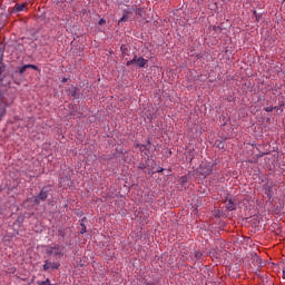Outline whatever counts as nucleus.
Masks as SVG:
<instances>
[{
	"label": "nucleus",
	"instance_id": "obj_1",
	"mask_svg": "<svg viewBox=\"0 0 285 285\" xmlns=\"http://www.w3.org/2000/svg\"><path fill=\"white\" fill-rule=\"evenodd\" d=\"M28 65H24L22 67H18L12 73L11 78L13 79L14 83H20L23 81V78L26 75H28Z\"/></svg>",
	"mask_w": 285,
	"mask_h": 285
},
{
	"label": "nucleus",
	"instance_id": "obj_2",
	"mask_svg": "<svg viewBox=\"0 0 285 285\" xmlns=\"http://www.w3.org/2000/svg\"><path fill=\"white\" fill-rule=\"evenodd\" d=\"M50 190H52L50 186L42 187L40 193L37 196H35L33 204L36 206H39L41 202H46V199H48V195L50 194Z\"/></svg>",
	"mask_w": 285,
	"mask_h": 285
},
{
	"label": "nucleus",
	"instance_id": "obj_3",
	"mask_svg": "<svg viewBox=\"0 0 285 285\" xmlns=\"http://www.w3.org/2000/svg\"><path fill=\"white\" fill-rule=\"evenodd\" d=\"M46 254L48 255V257L56 255L57 257H62L63 256V246L57 244L53 247L49 246L46 249Z\"/></svg>",
	"mask_w": 285,
	"mask_h": 285
},
{
	"label": "nucleus",
	"instance_id": "obj_4",
	"mask_svg": "<svg viewBox=\"0 0 285 285\" xmlns=\"http://www.w3.org/2000/svg\"><path fill=\"white\" fill-rule=\"evenodd\" d=\"M213 166H215V164L214 165H210L207 163L200 164V166L198 168V174L203 175L204 177H208V175H210L213 173Z\"/></svg>",
	"mask_w": 285,
	"mask_h": 285
},
{
	"label": "nucleus",
	"instance_id": "obj_5",
	"mask_svg": "<svg viewBox=\"0 0 285 285\" xmlns=\"http://www.w3.org/2000/svg\"><path fill=\"white\" fill-rule=\"evenodd\" d=\"M28 10V3H17L13 9L12 12H23Z\"/></svg>",
	"mask_w": 285,
	"mask_h": 285
},
{
	"label": "nucleus",
	"instance_id": "obj_6",
	"mask_svg": "<svg viewBox=\"0 0 285 285\" xmlns=\"http://www.w3.org/2000/svg\"><path fill=\"white\" fill-rule=\"evenodd\" d=\"M138 68H146V66H148V59L144 58V57H139L137 59V65Z\"/></svg>",
	"mask_w": 285,
	"mask_h": 285
},
{
	"label": "nucleus",
	"instance_id": "obj_7",
	"mask_svg": "<svg viewBox=\"0 0 285 285\" xmlns=\"http://www.w3.org/2000/svg\"><path fill=\"white\" fill-rule=\"evenodd\" d=\"M120 52L122 55V57H129L130 55L128 53L129 52V49L126 45H121L120 47Z\"/></svg>",
	"mask_w": 285,
	"mask_h": 285
},
{
	"label": "nucleus",
	"instance_id": "obj_8",
	"mask_svg": "<svg viewBox=\"0 0 285 285\" xmlns=\"http://www.w3.org/2000/svg\"><path fill=\"white\" fill-rule=\"evenodd\" d=\"M237 205L233 202V199L227 200V210H236Z\"/></svg>",
	"mask_w": 285,
	"mask_h": 285
},
{
	"label": "nucleus",
	"instance_id": "obj_9",
	"mask_svg": "<svg viewBox=\"0 0 285 285\" xmlns=\"http://www.w3.org/2000/svg\"><path fill=\"white\" fill-rule=\"evenodd\" d=\"M137 59H138V57H137V55H135L131 60H128L126 62L127 68L130 67V66H137Z\"/></svg>",
	"mask_w": 285,
	"mask_h": 285
},
{
	"label": "nucleus",
	"instance_id": "obj_10",
	"mask_svg": "<svg viewBox=\"0 0 285 285\" xmlns=\"http://www.w3.org/2000/svg\"><path fill=\"white\" fill-rule=\"evenodd\" d=\"M128 14H132V11H125L124 16L119 19L118 23H121L124 21H128Z\"/></svg>",
	"mask_w": 285,
	"mask_h": 285
},
{
	"label": "nucleus",
	"instance_id": "obj_11",
	"mask_svg": "<svg viewBox=\"0 0 285 285\" xmlns=\"http://www.w3.org/2000/svg\"><path fill=\"white\" fill-rule=\"evenodd\" d=\"M136 14L137 17H140L141 19H144V14H146V9L144 8L136 9Z\"/></svg>",
	"mask_w": 285,
	"mask_h": 285
},
{
	"label": "nucleus",
	"instance_id": "obj_12",
	"mask_svg": "<svg viewBox=\"0 0 285 285\" xmlns=\"http://www.w3.org/2000/svg\"><path fill=\"white\" fill-rule=\"evenodd\" d=\"M202 257H204V254L202 252H199V250L195 252L193 261L194 262H199V259H202Z\"/></svg>",
	"mask_w": 285,
	"mask_h": 285
},
{
	"label": "nucleus",
	"instance_id": "obj_13",
	"mask_svg": "<svg viewBox=\"0 0 285 285\" xmlns=\"http://www.w3.org/2000/svg\"><path fill=\"white\" fill-rule=\"evenodd\" d=\"M51 266H52V263H50V261L47 259V261H45L42 268L45 272H48V271H50Z\"/></svg>",
	"mask_w": 285,
	"mask_h": 285
},
{
	"label": "nucleus",
	"instance_id": "obj_14",
	"mask_svg": "<svg viewBox=\"0 0 285 285\" xmlns=\"http://www.w3.org/2000/svg\"><path fill=\"white\" fill-rule=\"evenodd\" d=\"M70 94H71V97H73V99H77V95H79V88L77 87L71 88Z\"/></svg>",
	"mask_w": 285,
	"mask_h": 285
},
{
	"label": "nucleus",
	"instance_id": "obj_15",
	"mask_svg": "<svg viewBox=\"0 0 285 285\" xmlns=\"http://www.w3.org/2000/svg\"><path fill=\"white\" fill-rule=\"evenodd\" d=\"M61 267V263L59 262H56V263H51V269L52 271H58V268Z\"/></svg>",
	"mask_w": 285,
	"mask_h": 285
},
{
	"label": "nucleus",
	"instance_id": "obj_16",
	"mask_svg": "<svg viewBox=\"0 0 285 285\" xmlns=\"http://www.w3.org/2000/svg\"><path fill=\"white\" fill-rule=\"evenodd\" d=\"M0 101L1 104H6V106H10V104H12V100L8 101L3 96H0Z\"/></svg>",
	"mask_w": 285,
	"mask_h": 285
},
{
	"label": "nucleus",
	"instance_id": "obj_17",
	"mask_svg": "<svg viewBox=\"0 0 285 285\" xmlns=\"http://www.w3.org/2000/svg\"><path fill=\"white\" fill-rule=\"evenodd\" d=\"M6 115V107H3L1 104H0V121L1 119H3V116Z\"/></svg>",
	"mask_w": 285,
	"mask_h": 285
},
{
	"label": "nucleus",
	"instance_id": "obj_18",
	"mask_svg": "<svg viewBox=\"0 0 285 285\" xmlns=\"http://www.w3.org/2000/svg\"><path fill=\"white\" fill-rule=\"evenodd\" d=\"M136 148H139L140 153H144V148H148V145L136 144Z\"/></svg>",
	"mask_w": 285,
	"mask_h": 285
},
{
	"label": "nucleus",
	"instance_id": "obj_19",
	"mask_svg": "<svg viewBox=\"0 0 285 285\" xmlns=\"http://www.w3.org/2000/svg\"><path fill=\"white\" fill-rule=\"evenodd\" d=\"M253 14H254L256 21H259V19H262V14L257 13V10H253Z\"/></svg>",
	"mask_w": 285,
	"mask_h": 285
},
{
	"label": "nucleus",
	"instance_id": "obj_20",
	"mask_svg": "<svg viewBox=\"0 0 285 285\" xmlns=\"http://www.w3.org/2000/svg\"><path fill=\"white\" fill-rule=\"evenodd\" d=\"M265 112H273L274 110H277V107H265Z\"/></svg>",
	"mask_w": 285,
	"mask_h": 285
},
{
	"label": "nucleus",
	"instance_id": "obj_21",
	"mask_svg": "<svg viewBox=\"0 0 285 285\" xmlns=\"http://www.w3.org/2000/svg\"><path fill=\"white\" fill-rule=\"evenodd\" d=\"M27 68L29 70H39V67H37L36 65H27Z\"/></svg>",
	"mask_w": 285,
	"mask_h": 285
},
{
	"label": "nucleus",
	"instance_id": "obj_22",
	"mask_svg": "<svg viewBox=\"0 0 285 285\" xmlns=\"http://www.w3.org/2000/svg\"><path fill=\"white\" fill-rule=\"evenodd\" d=\"M180 184H188V176L180 177Z\"/></svg>",
	"mask_w": 285,
	"mask_h": 285
},
{
	"label": "nucleus",
	"instance_id": "obj_23",
	"mask_svg": "<svg viewBox=\"0 0 285 285\" xmlns=\"http://www.w3.org/2000/svg\"><path fill=\"white\" fill-rule=\"evenodd\" d=\"M80 226H81L80 235L86 234V224L80 223Z\"/></svg>",
	"mask_w": 285,
	"mask_h": 285
},
{
	"label": "nucleus",
	"instance_id": "obj_24",
	"mask_svg": "<svg viewBox=\"0 0 285 285\" xmlns=\"http://www.w3.org/2000/svg\"><path fill=\"white\" fill-rule=\"evenodd\" d=\"M217 148H219L220 150H224L225 148L224 141L218 142Z\"/></svg>",
	"mask_w": 285,
	"mask_h": 285
},
{
	"label": "nucleus",
	"instance_id": "obj_25",
	"mask_svg": "<svg viewBox=\"0 0 285 285\" xmlns=\"http://www.w3.org/2000/svg\"><path fill=\"white\" fill-rule=\"evenodd\" d=\"M139 170H146V165H144L142 163L139 164L138 166Z\"/></svg>",
	"mask_w": 285,
	"mask_h": 285
},
{
	"label": "nucleus",
	"instance_id": "obj_26",
	"mask_svg": "<svg viewBox=\"0 0 285 285\" xmlns=\"http://www.w3.org/2000/svg\"><path fill=\"white\" fill-rule=\"evenodd\" d=\"M6 71V65L0 66V73H3Z\"/></svg>",
	"mask_w": 285,
	"mask_h": 285
},
{
	"label": "nucleus",
	"instance_id": "obj_27",
	"mask_svg": "<svg viewBox=\"0 0 285 285\" xmlns=\"http://www.w3.org/2000/svg\"><path fill=\"white\" fill-rule=\"evenodd\" d=\"M3 79H6V76H3V73H0V83H3Z\"/></svg>",
	"mask_w": 285,
	"mask_h": 285
},
{
	"label": "nucleus",
	"instance_id": "obj_28",
	"mask_svg": "<svg viewBox=\"0 0 285 285\" xmlns=\"http://www.w3.org/2000/svg\"><path fill=\"white\" fill-rule=\"evenodd\" d=\"M98 23H99V26H104V23H106V20H104V18H101Z\"/></svg>",
	"mask_w": 285,
	"mask_h": 285
},
{
	"label": "nucleus",
	"instance_id": "obj_29",
	"mask_svg": "<svg viewBox=\"0 0 285 285\" xmlns=\"http://www.w3.org/2000/svg\"><path fill=\"white\" fill-rule=\"evenodd\" d=\"M0 50H6V45H3V42H0Z\"/></svg>",
	"mask_w": 285,
	"mask_h": 285
},
{
	"label": "nucleus",
	"instance_id": "obj_30",
	"mask_svg": "<svg viewBox=\"0 0 285 285\" xmlns=\"http://www.w3.org/2000/svg\"><path fill=\"white\" fill-rule=\"evenodd\" d=\"M146 146H147V150H150V147H149L150 146V140L147 141Z\"/></svg>",
	"mask_w": 285,
	"mask_h": 285
},
{
	"label": "nucleus",
	"instance_id": "obj_31",
	"mask_svg": "<svg viewBox=\"0 0 285 285\" xmlns=\"http://www.w3.org/2000/svg\"><path fill=\"white\" fill-rule=\"evenodd\" d=\"M146 146H147V150H150V147H149L150 146V140L147 141Z\"/></svg>",
	"mask_w": 285,
	"mask_h": 285
},
{
	"label": "nucleus",
	"instance_id": "obj_32",
	"mask_svg": "<svg viewBox=\"0 0 285 285\" xmlns=\"http://www.w3.org/2000/svg\"><path fill=\"white\" fill-rule=\"evenodd\" d=\"M164 168H160V169H158V170H156V173H164Z\"/></svg>",
	"mask_w": 285,
	"mask_h": 285
},
{
	"label": "nucleus",
	"instance_id": "obj_33",
	"mask_svg": "<svg viewBox=\"0 0 285 285\" xmlns=\"http://www.w3.org/2000/svg\"><path fill=\"white\" fill-rule=\"evenodd\" d=\"M145 285H156V284H155V283H148V282H147Z\"/></svg>",
	"mask_w": 285,
	"mask_h": 285
},
{
	"label": "nucleus",
	"instance_id": "obj_34",
	"mask_svg": "<svg viewBox=\"0 0 285 285\" xmlns=\"http://www.w3.org/2000/svg\"><path fill=\"white\" fill-rule=\"evenodd\" d=\"M66 81H68V79H67V78H63V79H62V82L66 83Z\"/></svg>",
	"mask_w": 285,
	"mask_h": 285
},
{
	"label": "nucleus",
	"instance_id": "obj_35",
	"mask_svg": "<svg viewBox=\"0 0 285 285\" xmlns=\"http://www.w3.org/2000/svg\"><path fill=\"white\" fill-rule=\"evenodd\" d=\"M83 222H86V217H83V218L81 219V224H83Z\"/></svg>",
	"mask_w": 285,
	"mask_h": 285
},
{
	"label": "nucleus",
	"instance_id": "obj_36",
	"mask_svg": "<svg viewBox=\"0 0 285 285\" xmlns=\"http://www.w3.org/2000/svg\"><path fill=\"white\" fill-rule=\"evenodd\" d=\"M22 47H23V45H21V43H20V45H18V48H22Z\"/></svg>",
	"mask_w": 285,
	"mask_h": 285
},
{
	"label": "nucleus",
	"instance_id": "obj_37",
	"mask_svg": "<svg viewBox=\"0 0 285 285\" xmlns=\"http://www.w3.org/2000/svg\"><path fill=\"white\" fill-rule=\"evenodd\" d=\"M60 235H61V237H65V234H63V233H61Z\"/></svg>",
	"mask_w": 285,
	"mask_h": 285
},
{
	"label": "nucleus",
	"instance_id": "obj_38",
	"mask_svg": "<svg viewBox=\"0 0 285 285\" xmlns=\"http://www.w3.org/2000/svg\"><path fill=\"white\" fill-rule=\"evenodd\" d=\"M151 171H148V175H150Z\"/></svg>",
	"mask_w": 285,
	"mask_h": 285
}]
</instances>
